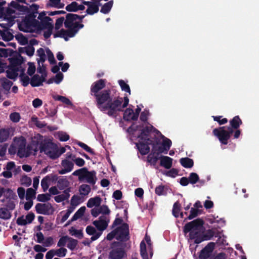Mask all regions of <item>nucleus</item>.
<instances>
[{
	"label": "nucleus",
	"instance_id": "f257e3e1",
	"mask_svg": "<svg viewBox=\"0 0 259 259\" xmlns=\"http://www.w3.org/2000/svg\"><path fill=\"white\" fill-rule=\"evenodd\" d=\"M152 128L151 126L145 124L140 126L133 125L128 131L131 135L132 140L137 141L136 146L141 154L148 153L149 145H152L154 152L166 154L171 145V141L156 131L157 139L153 143L151 133Z\"/></svg>",
	"mask_w": 259,
	"mask_h": 259
},
{
	"label": "nucleus",
	"instance_id": "f03ea898",
	"mask_svg": "<svg viewBox=\"0 0 259 259\" xmlns=\"http://www.w3.org/2000/svg\"><path fill=\"white\" fill-rule=\"evenodd\" d=\"M105 85V82L102 79L94 82L91 87V94L96 97L97 106L101 111L109 116H115L128 105L129 100L127 97L113 99L109 91L98 93Z\"/></svg>",
	"mask_w": 259,
	"mask_h": 259
},
{
	"label": "nucleus",
	"instance_id": "7ed1b4c3",
	"mask_svg": "<svg viewBox=\"0 0 259 259\" xmlns=\"http://www.w3.org/2000/svg\"><path fill=\"white\" fill-rule=\"evenodd\" d=\"M46 12H42L39 13L37 20L32 16L26 17L22 21L18 23L20 30L24 32H37L41 30H45L44 36L47 38L52 34L53 26L52 20L46 16Z\"/></svg>",
	"mask_w": 259,
	"mask_h": 259
},
{
	"label": "nucleus",
	"instance_id": "20e7f679",
	"mask_svg": "<svg viewBox=\"0 0 259 259\" xmlns=\"http://www.w3.org/2000/svg\"><path fill=\"white\" fill-rule=\"evenodd\" d=\"M64 18L63 17L58 19L55 24L56 32L54 34V37H60L64 38L67 41L69 38L72 37L75 35L79 28L83 27V25L79 24V17L75 14L68 15L64 24L65 27L67 28V30L58 29L62 26Z\"/></svg>",
	"mask_w": 259,
	"mask_h": 259
},
{
	"label": "nucleus",
	"instance_id": "39448f33",
	"mask_svg": "<svg viewBox=\"0 0 259 259\" xmlns=\"http://www.w3.org/2000/svg\"><path fill=\"white\" fill-rule=\"evenodd\" d=\"M26 144V141L23 137H15L9 148V153L14 154L17 152L20 158L35 155L38 149V140L34 137L30 144L27 146Z\"/></svg>",
	"mask_w": 259,
	"mask_h": 259
},
{
	"label": "nucleus",
	"instance_id": "423d86ee",
	"mask_svg": "<svg viewBox=\"0 0 259 259\" xmlns=\"http://www.w3.org/2000/svg\"><path fill=\"white\" fill-rule=\"evenodd\" d=\"M24 65L20 56L13 58L10 60V65L7 70V76L11 79H15L17 76H20L23 84L26 86L29 82V78L24 74Z\"/></svg>",
	"mask_w": 259,
	"mask_h": 259
},
{
	"label": "nucleus",
	"instance_id": "0eeeda50",
	"mask_svg": "<svg viewBox=\"0 0 259 259\" xmlns=\"http://www.w3.org/2000/svg\"><path fill=\"white\" fill-rule=\"evenodd\" d=\"M203 224V221L200 219L194 220L185 226L184 232L189 233L190 238L194 240L195 243H198V240L205 231Z\"/></svg>",
	"mask_w": 259,
	"mask_h": 259
},
{
	"label": "nucleus",
	"instance_id": "6e6552de",
	"mask_svg": "<svg viewBox=\"0 0 259 259\" xmlns=\"http://www.w3.org/2000/svg\"><path fill=\"white\" fill-rule=\"evenodd\" d=\"M35 139L38 140V148L40 152H44L46 154L52 159H55L60 156L58 154V150L55 144L52 143H48L46 145L42 146V143L44 141V138L41 135L37 134L35 136Z\"/></svg>",
	"mask_w": 259,
	"mask_h": 259
},
{
	"label": "nucleus",
	"instance_id": "1a4fd4ad",
	"mask_svg": "<svg viewBox=\"0 0 259 259\" xmlns=\"http://www.w3.org/2000/svg\"><path fill=\"white\" fill-rule=\"evenodd\" d=\"M226 126H223L219 128H215L213 131V134L218 138L221 143L226 145L228 140L230 138L231 134L233 133V130L229 127L226 129Z\"/></svg>",
	"mask_w": 259,
	"mask_h": 259
},
{
	"label": "nucleus",
	"instance_id": "9d476101",
	"mask_svg": "<svg viewBox=\"0 0 259 259\" xmlns=\"http://www.w3.org/2000/svg\"><path fill=\"white\" fill-rule=\"evenodd\" d=\"M73 175L78 176L80 180L85 181L90 184H95L96 180V172L94 171H88L85 168L76 170L73 172Z\"/></svg>",
	"mask_w": 259,
	"mask_h": 259
},
{
	"label": "nucleus",
	"instance_id": "9b49d317",
	"mask_svg": "<svg viewBox=\"0 0 259 259\" xmlns=\"http://www.w3.org/2000/svg\"><path fill=\"white\" fill-rule=\"evenodd\" d=\"M141 254L143 259H149L152 256L150 238L146 235L145 240L140 244Z\"/></svg>",
	"mask_w": 259,
	"mask_h": 259
},
{
	"label": "nucleus",
	"instance_id": "f8f14e48",
	"mask_svg": "<svg viewBox=\"0 0 259 259\" xmlns=\"http://www.w3.org/2000/svg\"><path fill=\"white\" fill-rule=\"evenodd\" d=\"M123 227V231L122 235L120 234V230H114L107 236V239L110 240L113 238H115L116 239L121 241L127 240L128 238V226L127 225H124Z\"/></svg>",
	"mask_w": 259,
	"mask_h": 259
},
{
	"label": "nucleus",
	"instance_id": "ddd939ff",
	"mask_svg": "<svg viewBox=\"0 0 259 259\" xmlns=\"http://www.w3.org/2000/svg\"><path fill=\"white\" fill-rule=\"evenodd\" d=\"M109 221V218L107 215H102L98 220L94 221L93 224L99 232H102L107 228Z\"/></svg>",
	"mask_w": 259,
	"mask_h": 259
},
{
	"label": "nucleus",
	"instance_id": "4468645a",
	"mask_svg": "<svg viewBox=\"0 0 259 259\" xmlns=\"http://www.w3.org/2000/svg\"><path fill=\"white\" fill-rule=\"evenodd\" d=\"M37 71L41 74L40 76L36 74L33 76L30 81V84L33 87H37L41 84L44 81L46 76V73L44 68L37 69Z\"/></svg>",
	"mask_w": 259,
	"mask_h": 259
},
{
	"label": "nucleus",
	"instance_id": "2eb2a0df",
	"mask_svg": "<svg viewBox=\"0 0 259 259\" xmlns=\"http://www.w3.org/2000/svg\"><path fill=\"white\" fill-rule=\"evenodd\" d=\"M35 209L38 213L48 215L52 214L54 211L53 206L49 203H38L35 205Z\"/></svg>",
	"mask_w": 259,
	"mask_h": 259
},
{
	"label": "nucleus",
	"instance_id": "dca6fc26",
	"mask_svg": "<svg viewBox=\"0 0 259 259\" xmlns=\"http://www.w3.org/2000/svg\"><path fill=\"white\" fill-rule=\"evenodd\" d=\"M141 110V109L139 106L137 107L135 112L132 109H127L124 113V119L127 121L137 119Z\"/></svg>",
	"mask_w": 259,
	"mask_h": 259
},
{
	"label": "nucleus",
	"instance_id": "f3484780",
	"mask_svg": "<svg viewBox=\"0 0 259 259\" xmlns=\"http://www.w3.org/2000/svg\"><path fill=\"white\" fill-rule=\"evenodd\" d=\"M110 212L109 209L106 205H101V204L96 208H93L91 211L92 215L94 217H97L100 214L107 215L110 213Z\"/></svg>",
	"mask_w": 259,
	"mask_h": 259
},
{
	"label": "nucleus",
	"instance_id": "a211bd4d",
	"mask_svg": "<svg viewBox=\"0 0 259 259\" xmlns=\"http://www.w3.org/2000/svg\"><path fill=\"white\" fill-rule=\"evenodd\" d=\"M61 169L59 170L60 174H65L71 171L73 167V163L67 159L63 160L60 165Z\"/></svg>",
	"mask_w": 259,
	"mask_h": 259
},
{
	"label": "nucleus",
	"instance_id": "6ab92c4d",
	"mask_svg": "<svg viewBox=\"0 0 259 259\" xmlns=\"http://www.w3.org/2000/svg\"><path fill=\"white\" fill-rule=\"evenodd\" d=\"M2 196L4 197V198L2 200H7L8 199H15L17 196L13 190L10 188H5L1 187L0 188V198Z\"/></svg>",
	"mask_w": 259,
	"mask_h": 259
},
{
	"label": "nucleus",
	"instance_id": "aec40b11",
	"mask_svg": "<svg viewBox=\"0 0 259 259\" xmlns=\"http://www.w3.org/2000/svg\"><path fill=\"white\" fill-rule=\"evenodd\" d=\"M214 244L212 243H209L207 246L205 247L200 252L199 254L200 259H207L210 257L214 249Z\"/></svg>",
	"mask_w": 259,
	"mask_h": 259
},
{
	"label": "nucleus",
	"instance_id": "412c9836",
	"mask_svg": "<svg viewBox=\"0 0 259 259\" xmlns=\"http://www.w3.org/2000/svg\"><path fill=\"white\" fill-rule=\"evenodd\" d=\"M14 130L12 128H2L0 130V143L7 141L13 135Z\"/></svg>",
	"mask_w": 259,
	"mask_h": 259
},
{
	"label": "nucleus",
	"instance_id": "4be33fe9",
	"mask_svg": "<svg viewBox=\"0 0 259 259\" xmlns=\"http://www.w3.org/2000/svg\"><path fill=\"white\" fill-rule=\"evenodd\" d=\"M34 219V214L32 212L29 213L26 216H22L18 218L17 223L19 225H25L31 223Z\"/></svg>",
	"mask_w": 259,
	"mask_h": 259
},
{
	"label": "nucleus",
	"instance_id": "5701e85b",
	"mask_svg": "<svg viewBox=\"0 0 259 259\" xmlns=\"http://www.w3.org/2000/svg\"><path fill=\"white\" fill-rule=\"evenodd\" d=\"M87 233L92 235L91 237L92 241H95L97 240L102 234V232L97 231L95 228L92 226H88L86 228Z\"/></svg>",
	"mask_w": 259,
	"mask_h": 259
},
{
	"label": "nucleus",
	"instance_id": "b1692460",
	"mask_svg": "<svg viewBox=\"0 0 259 259\" xmlns=\"http://www.w3.org/2000/svg\"><path fill=\"white\" fill-rule=\"evenodd\" d=\"M101 198L98 196L91 198L88 200L87 206L89 208H96L101 204Z\"/></svg>",
	"mask_w": 259,
	"mask_h": 259
},
{
	"label": "nucleus",
	"instance_id": "393cba45",
	"mask_svg": "<svg viewBox=\"0 0 259 259\" xmlns=\"http://www.w3.org/2000/svg\"><path fill=\"white\" fill-rule=\"evenodd\" d=\"M84 7L81 5H78L76 2H73L66 7V10L69 12H76L78 10H82Z\"/></svg>",
	"mask_w": 259,
	"mask_h": 259
},
{
	"label": "nucleus",
	"instance_id": "a878e982",
	"mask_svg": "<svg viewBox=\"0 0 259 259\" xmlns=\"http://www.w3.org/2000/svg\"><path fill=\"white\" fill-rule=\"evenodd\" d=\"M160 165L166 169L171 167L172 159L166 156L160 157Z\"/></svg>",
	"mask_w": 259,
	"mask_h": 259
},
{
	"label": "nucleus",
	"instance_id": "bb28decb",
	"mask_svg": "<svg viewBox=\"0 0 259 259\" xmlns=\"http://www.w3.org/2000/svg\"><path fill=\"white\" fill-rule=\"evenodd\" d=\"M160 153L158 152H154L153 148L152 149V152L147 157V161L151 164L155 165L158 159L160 157L159 156Z\"/></svg>",
	"mask_w": 259,
	"mask_h": 259
},
{
	"label": "nucleus",
	"instance_id": "cd10ccee",
	"mask_svg": "<svg viewBox=\"0 0 259 259\" xmlns=\"http://www.w3.org/2000/svg\"><path fill=\"white\" fill-rule=\"evenodd\" d=\"M124 255L123 250L120 248L113 249L110 252V256L111 259H121Z\"/></svg>",
	"mask_w": 259,
	"mask_h": 259
},
{
	"label": "nucleus",
	"instance_id": "c85d7f7f",
	"mask_svg": "<svg viewBox=\"0 0 259 259\" xmlns=\"http://www.w3.org/2000/svg\"><path fill=\"white\" fill-rule=\"evenodd\" d=\"M1 201L5 203L6 207L9 210H13L15 207L16 204L18 202V198L17 197L16 198H15V199H11L7 200H1Z\"/></svg>",
	"mask_w": 259,
	"mask_h": 259
},
{
	"label": "nucleus",
	"instance_id": "c756f323",
	"mask_svg": "<svg viewBox=\"0 0 259 259\" xmlns=\"http://www.w3.org/2000/svg\"><path fill=\"white\" fill-rule=\"evenodd\" d=\"M6 169L12 172L17 174L21 171V167L19 166H16L14 162L10 161L7 164Z\"/></svg>",
	"mask_w": 259,
	"mask_h": 259
},
{
	"label": "nucleus",
	"instance_id": "7c9ffc66",
	"mask_svg": "<svg viewBox=\"0 0 259 259\" xmlns=\"http://www.w3.org/2000/svg\"><path fill=\"white\" fill-rule=\"evenodd\" d=\"M37 55L39 57L37 59L38 63L40 65V63H43L46 60V49H44L42 48H40L37 51Z\"/></svg>",
	"mask_w": 259,
	"mask_h": 259
},
{
	"label": "nucleus",
	"instance_id": "2f4dec72",
	"mask_svg": "<svg viewBox=\"0 0 259 259\" xmlns=\"http://www.w3.org/2000/svg\"><path fill=\"white\" fill-rule=\"evenodd\" d=\"M213 231L211 230H209L205 233H202L201 235L200 239L198 240V243L204 240H207L210 239L213 236Z\"/></svg>",
	"mask_w": 259,
	"mask_h": 259
},
{
	"label": "nucleus",
	"instance_id": "473e14b6",
	"mask_svg": "<svg viewBox=\"0 0 259 259\" xmlns=\"http://www.w3.org/2000/svg\"><path fill=\"white\" fill-rule=\"evenodd\" d=\"M124 225H127L125 223H122V220L120 219H116L113 224L114 227H117L114 231L120 230V234L122 235L123 233V228Z\"/></svg>",
	"mask_w": 259,
	"mask_h": 259
},
{
	"label": "nucleus",
	"instance_id": "72a5a7b5",
	"mask_svg": "<svg viewBox=\"0 0 259 259\" xmlns=\"http://www.w3.org/2000/svg\"><path fill=\"white\" fill-rule=\"evenodd\" d=\"M48 5L52 7L61 9L64 7V4L61 0H49Z\"/></svg>",
	"mask_w": 259,
	"mask_h": 259
},
{
	"label": "nucleus",
	"instance_id": "f704fd0d",
	"mask_svg": "<svg viewBox=\"0 0 259 259\" xmlns=\"http://www.w3.org/2000/svg\"><path fill=\"white\" fill-rule=\"evenodd\" d=\"M82 202L79 196L74 195L71 199V206L69 208H73V210L75 207L78 206Z\"/></svg>",
	"mask_w": 259,
	"mask_h": 259
},
{
	"label": "nucleus",
	"instance_id": "c9c22d12",
	"mask_svg": "<svg viewBox=\"0 0 259 259\" xmlns=\"http://www.w3.org/2000/svg\"><path fill=\"white\" fill-rule=\"evenodd\" d=\"M53 98L54 100H57V101H60L62 103H63L67 105L72 106V104L71 102L69 100V99H68V98H67L65 97L59 96V95H55V96H53Z\"/></svg>",
	"mask_w": 259,
	"mask_h": 259
},
{
	"label": "nucleus",
	"instance_id": "e433bc0d",
	"mask_svg": "<svg viewBox=\"0 0 259 259\" xmlns=\"http://www.w3.org/2000/svg\"><path fill=\"white\" fill-rule=\"evenodd\" d=\"M11 217V212L6 208L0 209V218L3 220H8Z\"/></svg>",
	"mask_w": 259,
	"mask_h": 259
},
{
	"label": "nucleus",
	"instance_id": "4c0bfd02",
	"mask_svg": "<svg viewBox=\"0 0 259 259\" xmlns=\"http://www.w3.org/2000/svg\"><path fill=\"white\" fill-rule=\"evenodd\" d=\"M180 163L185 167L190 168L193 166V161L189 158H183L180 159Z\"/></svg>",
	"mask_w": 259,
	"mask_h": 259
},
{
	"label": "nucleus",
	"instance_id": "58836bf2",
	"mask_svg": "<svg viewBox=\"0 0 259 259\" xmlns=\"http://www.w3.org/2000/svg\"><path fill=\"white\" fill-rule=\"evenodd\" d=\"M73 211V208H69L66 211L60 212V215L62 217L61 222H65L69 217L70 214Z\"/></svg>",
	"mask_w": 259,
	"mask_h": 259
},
{
	"label": "nucleus",
	"instance_id": "ea45409f",
	"mask_svg": "<svg viewBox=\"0 0 259 259\" xmlns=\"http://www.w3.org/2000/svg\"><path fill=\"white\" fill-rule=\"evenodd\" d=\"M68 192L69 191H64L63 194L55 196L54 197L55 200L57 202H61L65 200V199H67L69 197Z\"/></svg>",
	"mask_w": 259,
	"mask_h": 259
},
{
	"label": "nucleus",
	"instance_id": "a19ab883",
	"mask_svg": "<svg viewBox=\"0 0 259 259\" xmlns=\"http://www.w3.org/2000/svg\"><path fill=\"white\" fill-rule=\"evenodd\" d=\"M79 190L80 195L85 196L89 194L91 191V188L90 186L83 184L80 186Z\"/></svg>",
	"mask_w": 259,
	"mask_h": 259
},
{
	"label": "nucleus",
	"instance_id": "79ce46f5",
	"mask_svg": "<svg viewBox=\"0 0 259 259\" xmlns=\"http://www.w3.org/2000/svg\"><path fill=\"white\" fill-rule=\"evenodd\" d=\"M241 123V120L238 116L234 117L233 119L230 121L231 126L235 129L238 128Z\"/></svg>",
	"mask_w": 259,
	"mask_h": 259
},
{
	"label": "nucleus",
	"instance_id": "37998d69",
	"mask_svg": "<svg viewBox=\"0 0 259 259\" xmlns=\"http://www.w3.org/2000/svg\"><path fill=\"white\" fill-rule=\"evenodd\" d=\"M69 233L76 237L81 238L82 237V231L80 230H76L74 227H71L69 230Z\"/></svg>",
	"mask_w": 259,
	"mask_h": 259
},
{
	"label": "nucleus",
	"instance_id": "c03bdc74",
	"mask_svg": "<svg viewBox=\"0 0 259 259\" xmlns=\"http://www.w3.org/2000/svg\"><path fill=\"white\" fill-rule=\"evenodd\" d=\"M63 78V74L62 73L59 72L56 75V76L54 78H53L52 79L49 80L48 81V83H51L54 82L57 84H59L62 80Z\"/></svg>",
	"mask_w": 259,
	"mask_h": 259
},
{
	"label": "nucleus",
	"instance_id": "a18cd8bd",
	"mask_svg": "<svg viewBox=\"0 0 259 259\" xmlns=\"http://www.w3.org/2000/svg\"><path fill=\"white\" fill-rule=\"evenodd\" d=\"M113 2L112 1L106 3L102 8L101 12L104 14L108 13L110 11L113 6Z\"/></svg>",
	"mask_w": 259,
	"mask_h": 259
},
{
	"label": "nucleus",
	"instance_id": "49530a36",
	"mask_svg": "<svg viewBox=\"0 0 259 259\" xmlns=\"http://www.w3.org/2000/svg\"><path fill=\"white\" fill-rule=\"evenodd\" d=\"M85 207L84 206L81 207L74 214L72 220L75 221L80 218L84 213Z\"/></svg>",
	"mask_w": 259,
	"mask_h": 259
},
{
	"label": "nucleus",
	"instance_id": "de8ad7c7",
	"mask_svg": "<svg viewBox=\"0 0 259 259\" xmlns=\"http://www.w3.org/2000/svg\"><path fill=\"white\" fill-rule=\"evenodd\" d=\"M118 83L121 88V90L123 91L128 93L129 95H131V90L129 85L123 80H119Z\"/></svg>",
	"mask_w": 259,
	"mask_h": 259
},
{
	"label": "nucleus",
	"instance_id": "09e8293b",
	"mask_svg": "<svg viewBox=\"0 0 259 259\" xmlns=\"http://www.w3.org/2000/svg\"><path fill=\"white\" fill-rule=\"evenodd\" d=\"M1 36L3 39L7 41L11 40L13 38V34L11 32L7 31L2 32Z\"/></svg>",
	"mask_w": 259,
	"mask_h": 259
},
{
	"label": "nucleus",
	"instance_id": "8fccbe9b",
	"mask_svg": "<svg viewBox=\"0 0 259 259\" xmlns=\"http://www.w3.org/2000/svg\"><path fill=\"white\" fill-rule=\"evenodd\" d=\"M36 194L35 191L32 188H29L27 189L26 194V198L27 200H31L33 198L35 197Z\"/></svg>",
	"mask_w": 259,
	"mask_h": 259
},
{
	"label": "nucleus",
	"instance_id": "3c124183",
	"mask_svg": "<svg viewBox=\"0 0 259 259\" xmlns=\"http://www.w3.org/2000/svg\"><path fill=\"white\" fill-rule=\"evenodd\" d=\"M16 38L21 45H25L28 43V40L26 37L21 34L16 35Z\"/></svg>",
	"mask_w": 259,
	"mask_h": 259
},
{
	"label": "nucleus",
	"instance_id": "603ef678",
	"mask_svg": "<svg viewBox=\"0 0 259 259\" xmlns=\"http://www.w3.org/2000/svg\"><path fill=\"white\" fill-rule=\"evenodd\" d=\"M54 251L55 255L61 257L65 256L67 252V249L63 247H61L57 249H54Z\"/></svg>",
	"mask_w": 259,
	"mask_h": 259
},
{
	"label": "nucleus",
	"instance_id": "864d4df0",
	"mask_svg": "<svg viewBox=\"0 0 259 259\" xmlns=\"http://www.w3.org/2000/svg\"><path fill=\"white\" fill-rule=\"evenodd\" d=\"M50 179L48 177L44 178L41 182V185L44 191H46L49 187Z\"/></svg>",
	"mask_w": 259,
	"mask_h": 259
},
{
	"label": "nucleus",
	"instance_id": "5fc2aeb1",
	"mask_svg": "<svg viewBox=\"0 0 259 259\" xmlns=\"http://www.w3.org/2000/svg\"><path fill=\"white\" fill-rule=\"evenodd\" d=\"M2 84L6 90H9L12 86V82L7 78H4L1 80Z\"/></svg>",
	"mask_w": 259,
	"mask_h": 259
},
{
	"label": "nucleus",
	"instance_id": "6e6d98bb",
	"mask_svg": "<svg viewBox=\"0 0 259 259\" xmlns=\"http://www.w3.org/2000/svg\"><path fill=\"white\" fill-rule=\"evenodd\" d=\"M180 211V204L178 202H176L173 207L172 213L175 217H178L179 215Z\"/></svg>",
	"mask_w": 259,
	"mask_h": 259
},
{
	"label": "nucleus",
	"instance_id": "4d7b16f0",
	"mask_svg": "<svg viewBox=\"0 0 259 259\" xmlns=\"http://www.w3.org/2000/svg\"><path fill=\"white\" fill-rule=\"evenodd\" d=\"M57 135L58 138L61 141H66L69 139V135L64 132H58Z\"/></svg>",
	"mask_w": 259,
	"mask_h": 259
},
{
	"label": "nucleus",
	"instance_id": "13d9d810",
	"mask_svg": "<svg viewBox=\"0 0 259 259\" xmlns=\"http://www.w3.org/2000/svg\"><path fill=\"white\" fill-rule=\"evenodd\" d=\"M155 193L158 195L166 194V188L163 186H159L155 188Z\"/></svg>",
	"mask_w": 259,
	"mask_h": 259
},
{
	"label": "nucleus",
	"instance_id": "bf43d9fd",
	"mask_svg": "<svg viewBox=\"0 0 259 259\" xmlns=\"http://www.w3.org/2000/svg\"><path fill=\"white\" fill-rule=\"evenodd\" d=\"M10 119L14 122H18L20 119V115L17 112H14L10 115Z\"/></svg>",
	"mask_w": 259,
	"mask_h": 259
},
{
	"label": "nucleus",
	"instance_id": "052dcab7",
	"mask_svg": "<svg viewBox=\"0 0 259 259\" xmlns=\"http://www.w3.org/2000/svg\"><path fill=\"white\" fill-rule=\"evenodd\" d=\"M8 145L5 144L0 146V160H2L6 155Z\"/></svg>",
	"mask_w": 259,
	"mask_h": 259
},
{
	"label": "nucleus",
	"instance_id": "680f3d73",
	"mask_svg": "<svg viewBox=\"0 0 259 259\" xmlns=\"http://www.w3.org/2000/svg\"><path fill=\"white\" fill-rule=\"evenodd\" d=\"M199 177L196 173H191L189 177V180L191 184H195L198 180Z\"/></svg>",
	"mask_w": 259,
	"mask_h": 259
},
{
	"label": "nucleus",
	"instance_id": "e2e57ef3",
	"mask_svg": "<svg viewBox=\"0 0 259 259\" xmlns=\"http://www.w3.org/2000/svg\"><path fill=\"white\" fill-rule=\"evenodd\" d=\"M69 237L68 236H64L61 237L58 242V246L59 247L64 246L68 241Z\"/></svg>",
	"mask_w": 259,
	"mask_h": 259
},
{
	"label": "nucleus",
	"instance_id": "0e129e2a",
	"mask_svg": "<svg viewBox=\"0 0 259 259\" xmlns=\"http://www.w3.org/2000/svg\"><path fill=\"white\" fill-rule=\"evenodd\" d=\"M69 182L66 179L60 180L58 181V186L60 189H63L64 188L68 186Z\"/></svg>",
	"mask_w": 259,
	"mask_h": 259
},
{
	"label": "nucleus",
	"instance_id": "69168bd1",
	"mask_svg": "<svg viewBox=\"0 0 259 259\" xmlns=\"http://www.w3.org/2000/svg\"><path fill=\"white\" fill-rule=\"evenodd\" d=\"M28 65L29 66L27 69V73L31 76L33 74L35 71V66L34 64L31 62H29Z\"/></svg>",
	"mask_w": 259,
	"mask_h": 259
},
{
	"label": "nucleus",
	"instance_id": "338daca9",
	"mask_svg": "<svg viewBox=\"0 0 259 259\" xmlns=\"http://www.w3.org/2000/svg\"><path fill=\"white\" fill-rule=\"evenodd\" d=\"M50 199V196L49 194H40L38 195L37 196V200L41 202H45L47 201Z\"/></svg>",
	"mask_w": 259,
	"mask_h": 259
},
{
	"label": "nucleus",
	"instance_id": "774afa93",
	"mask_svg": "<svg viewBox=\"0 0 259 259\" xmlns=\"http://www.w3.org/2000/svg\"><path fill=\"white\" fill-rule=\"evenodd\" d=\"M67 243L68 247L71 249H73L77 244V241L76 240L69 237V239L67 242Z\"/></svg>",
	"mask_w": 259,
	"mask_h": 259
}]
</instances>
